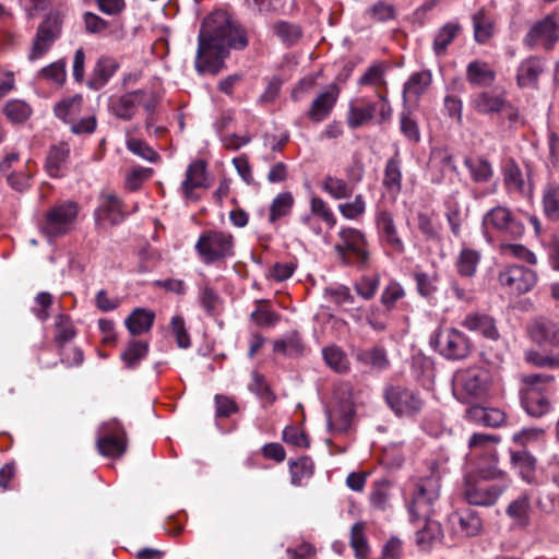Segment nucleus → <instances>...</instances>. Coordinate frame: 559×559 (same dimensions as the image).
<instances>
[{
    "label": "nucleus",
    "instance_id": "412c9836",
    "mask_svg": "<svg viewBox=\"0 0 559 559\" xmlns=\"http://www.w3.org/2000/svg\"><path fill=\"white\" fill-rule=\"evenodd\" d=\"M527 332L536 344L559 347V326L546 317H537L527 324Z\"/></svg>",
    "mask_w": 559,
    "mask_h": 559
},
{
    "label": "nucleus",
    "instance_id": "2f4dec72",
    "mask_svg": "<svg viewBox=\"0 0 559 559\" xmlns=\"http://www.w3.org/2000/svg\"><path fill=\"white\" fill-rule=\"evenodd\" d=\"M464 165L475 183H487L493 177V169L490 162L484 156H465Z\"/></svg>",
    "mask_w": 559,
    "mask_h": 559
},
{
    "label": "nucleus",
    "instance_id": "aec40b11",
    "mask_svg": "<svg viewBox=\"0 0 559 559\" xmlns=\"http://www.w3.org/2000/svg\"><path fill=\"white\" fill-rule=\"evenodd\" d=\"M448 522L455 533L466 537L477 536L483 528V521L477 511L471 508H463L452 512Z\"/></svg>",
    "mask_w": 559,
    "mask_h": 559
},
{
    "label": "nucleus",
    "instance_id": "6ab92c4d",
    "mask_svg": "<svg viewBox=\"0 0 559 559\" xmlns=\"http://www.w3.org/2000/svg\"><path fill=\"white\" fill-rule=\"evenodd\" d=\"M112 425L118 426V423H112ZM104 436L97 439V450L99 454L108 457H119L124 454L127 444H126V433L121 430L120 427L111 428V424H105L103 426Z\"/></svg>",
    "mask_w": 559,
    "mask_h": 559
},
{
    "label": "nucleus",
    "instance_id": "ddd939ff",
    "mask_svg": "<svg viewBox=\"0 0 559 559\" xmlns=\"http://www.w3.org/2000/svg\"><path fill=\"white\" fill-rule=\"evenodd\" d=\"M537 280L538 276L534 270L519 264L506 266L498 275L501 286L515 295L530 292L536 285Z\"/></svg>",
    "mask_w": 559,
    "mask_h": 559
},
{
    "label": "nucleus",
    "instance_id": "f257e3e1",
    "mask_svg": "<svg viewBox=\"0 0 559 559\" xmlns=\"http://www.w3.org/2000/svg\"><path fill=\"white\" fill-rule=\"evenodd\" d=\"M248 45L245 29L225 12L209 14L200 28L195 69L199 73L217 74L230 49H243Z\"/></svg>",
    "mask_w": 559,
    "mask_h": 559
},
{
    "label": "nucleus",
    "instance_id": "338daca9",
    "mask_svg": "<svg viewBox=\"0 0 559 559\" xmlns=\"http://www.w3.org/2000/svg\"><path fill=\"white\" fill-rule=\"evenodd\" d=\"M216 418H228L238 412L235 400L230 396L216 394L214 396Z\"/></svg>",
    "mask_w": 559,
    "mask_h": 559
},
{
    "label": "nucleus",
    "instance_id": "c756f323",
    "mask_svg": "<svg viewBox=\"0 0 559 559\" xmlns=\"http://www.w3.org/2000/svg\"><path fill=\"white\" fill-rule=\"evenodd\" d=\"M467 417L484 426L498 428L506 421V414L501 409L473 405L467 409Z\"/></svg>",
    "mask_w": 559,
    "mask_h": 559
},
{
    "label": "nucleus",
    "instance_id": "c03bdc74",
    "mask_svg": "<svg viewBox=\"0 0 559 559\" xmlns=\"http://www.w3.org/2000/svg\"><path fill=\"white\" fill-rule=\"evenodd\" d=\"M474 37L478 44H485L493 34V23L487 12L481 9L473 14Z\"/></svg>",
    "mask_w": 559,
    "mask_h": 559
},
{
    "label": "nucleus",
    "instance_id": "72a5a7b5",
    "mask_svg": "<svg viewBox=\"0 0 559 559\" xmlns=\"http://www.w3.org/2000/svg\"><path fill=\"white\" fill-rule=\"evenodd\" d=\"M543 213L550 222H559V183L549 181L542 195Z\"/></svg>",
    "mask_w": 559,
    "mask_h": 559
},
{
    "label": "nucleus",
    "instance_id": "49530a36",
    "mask_svg": "<svg viewBox=\"0 0 559 559\" xmlns=\"http://www.w3.org/2000/svg\"><path fill=\"white\" fill-rule=\"evenodd\" d=\"M32 107L24 100L11 99L3 107V115L12 123H23L32 115Z\"/></svg>",
    "mask_w": 559,
    "mask_h": 559
},
{
    "label": "nucleus",
    "instance_id": "ea45409f",
    "mask_svg": "<svg viewBox=\"0 0 559 559\" xmlns=\"http://www.w3.org/2000/svg\"><path fill=\"white\" fill-rule=\"evenodd\" d=\"M321 189L335 200L347 199L353 195L354 186L344 179L325 175L321 181Z\"/></svg>",
    "mask_w": 559,
    "mask_h": 559
},
{
    "label": "nucleus",
    "instance_id": "4c0bfd02",
    "mask_svg": "<svg viewBox=\"0 0 559 559\" xmlns=\"http://www.w3.org/2000/svg\"><path fill=\"white\" fill-rule=\"evenodd\" d=\"M424 521V527L416 533V543L423 550H429L436 542L441 540L443 531L441 524L431 518Z\"/></svg>",
    "mask_w": 559,
    "mask_h": 559
},
{
    "label": "nucleus",
    "instance_id": "c85d7f7f",
    "mask_svg": "<svg viewBox=\"0 0 559 559\" xmlns=\"http://www.w3.org/2000/svg\"><path fill=\"white\" fill-rule=\"evenodd\" d=\"M355 411L352 404L343 403L326 413L328 427L337 433L346 432L353 421Z\"/></svg>",
    "mask_w": 559,
    "mask_h": 559
},
{
    "label": "nucleus",
    "instance_id": "f03ea898",
    "mask_svg": "<svg viewBox=\"0 0 559 559\" xmlns=\"http://www.w3.org/2000/svg\"><path fill=\"white\" fill-rule=\"evenodd\" d=\"M554 376L545 373H531L523 376L520 389L521 405L532 417H542L550 408V394Z\"/></svg>",
    "mask_w": 559,
    "mask_h": 559
},
{
    "label": "nucleus",
    "instance_id": "f704fd0d",
    "mask_svg": "<svg viewBox=\"0 0 559 559\" xmlns=\"http://www.w3.org/2000/svg\"><path fill=\"white\" fill-rule=\"evenodd\" d=\"M461 31L462 26L457 22H449L440 27L432 43V50L436 56H444L448 47L459 36Z\"/></svg>",
    "mask_w": 559,
    "mask_h": 559
},
{
    "label": "nucleus",
    "instance_id": "5fc2aeb1",
    "mask_svg": "<svg viewBox=\"0 0 559 559\" xmlns=\"http://www.w3.org/2000/svg\"><path fill=\"white\" fill-rule=\"evenodd\" d=\"M55 326V343L59 348H63L64 345L76 335V331L71 322L70 317L66 314H59L56 318Z\"/></svg>",
    "mask_w": 559,
    "mask_h": 559
},
{
    "label": "nucleus",
    "instance_id": "2eb2a0df",
    "mask_svg": "<svg viewBox=\"0 0 559 559\" xmlns=\"http://www.w3.org/2000/svg\"><path fill=\"white\" fill-rule=\"evenodd\" d=\"M503 186L509 193L530 195L533 192L532 167L526 164L523 171L511 158L502 167Z\"/></svg>",
    "mask_w": 559,
    "mask_h": 559
},
{
    "label": "nucleus",
    "instance_id": "6e6552de",
    "mask_svg": "<svg viewBox=\"0 0 559 559\" xmlns=\"http://www.w3.org/2000/svg\"><path fill=\"white\" fill-rule=\"evenodd\" d=\"M156 100L155 93L151 88H140L111 100L110 110L119 119L131 120L141 106L146 111L153 110Z\"/></svg>",
    "mask_w": 559,
    "mask_h": 559
},
{
    "label": "nucleus",
    "instance_id": "603ef678",
    "mask_svg": "<svg viewBox=\"0 0 559 559\" xmlns=\"http://www.w3.org/2000/svg\"><path fill=\"white\" fill-rule=\"evenodd\" d=\"M313 462L310 457L304 456L298 461L289 463L292 484L295 486L302 485L305 479H309L313 475Z\"/></svg>",
    "mask_w": 559,
    "mask_h": 559
},
{
    "label": "nucleus",
    "instance_id": "0e129e2a",
    "mask_svg": "<svg viewBox=\"0 0 559 559\" xmlns=\"http://www.w3.org/2000/svg\"><path fill=\"white\" fill-rule=\"evenodd\" d=\"M310 211L312 215L320 217L329 227L335 226V215L323 199L313 197L310 200Z\"/></svg>",
    "mask_w": 559,
    "mask_h": 559
},
{
    "label": "nucleus",
    "instance_id": "a19ab883",
    "mask_svg": "<svg viewBox=\"0 0 559 559\" xmlns=\"http://www.w3.org/2000/svg\"><path fill=\"white\" fill-rule=\"evenodd\" d=\"M305 344L298 332L293 331L287 333L283 338L276 340L273 344L275 353L283 354L288 357H297L302 354Z\"/></svg>",
    "mask_w": 559,
    "mask_h": 559
},
{
    "label": "nucleus",
    "instance_id": "69168bd1",
    "mask_svg": "<svg viewBox=\"0 0 559 559\" xmlns=\"http://www.w3.org/2000/svg\"><path fill=\"white\" fill-rule=\"evenodd\" d=\"M340 213L347 219H356L365 214L366 202L362 194L355 195L354 201L337 206Z\"/></svg>",
    "mask_w": 559,
    "mask_h": 559
},
{
    "label": "nucleus",
    "instance_id": "864d4df0",
    "mask_svg": "<svg viewBox=\"0 0 559 559\" xmlns=\"http://www.w3.org/2000/svg\"><path fill=\"white\" fill-rule=\"evenodd\" d=\"M294 204V198L290 192L278 193L272 201L270 206V223H274L277 219L286 216Z\"/></svg>",
    "mask_w": 559,
    "mask_h": 559
},
{
    "label": "nucleus",
    "instance_id": "dca6fc26",
    "mask_svg": "<svg viewBox=\"0 0 559 559\" xmlns=\"http://www.w3.org/2000/svg\"><path fill=\"white\" fill-rule=\"evenodd\" d=\"M374 223L379 240L394 253L403 254L405 245L399 235L393 215L386 210H378L374 215Z\"/></svg>",
    "mask_w": 559,
    "mask_h": 559
},
{
    "label": "nucleus",
    "instance_id": "a211bd4d",
    "mask_svg": "<svg viewBox=\"0 0 559 559\" xmlns=\"http://www.w3.org/2000/svg\"><path fill=\"white\" fill-rule=\"evenodd\" d=\"M127 215L122 202L114 193H103L99 197V204L94 212L98 225L115 226L120 224Z\"/></svg>",
    "mask_w": 559,
    "mask_h": 559
},
{
    "label": "nucleus",
    "instance_id": "774afa93",
    "mask_svg": "<svg viewBox=\"0 0 559 559\" xmlns=\"http://www.w3.org/2000/svg\"><path fill=\"white\" fill-rule=\"evenodd\" d=\"M525 360L538 368H558L559 353L554 356H548L536 350H530L525 354Z\"/></svg>",
    "mask_w": 559,
    "mask_h": 559
},
{
    "label": "nucleus",
    "instance_id": "5701e85b",
    "mask_svg": "<svg viewBox=\"0 0 559 559\" xmlns=\"http://www.w3.org/2000/svg\"><path fill=\"white\" fill-rule=\"evenodd\" d=\"M338 95L340 87L336 84H330L312 100L307 114L308 118L313 122L325 120L334 108Z\"/></svg>",
    "mask_w": 559,
    "mask_h": 559
},
{
    "label": "nucleus",
    "instance_id": "393cba45",
    "mask_svg": "<svg viewBox=\"0 0 559 559\" xmlns=\"http://www.w3.org/2000/svg\"><path fill=\"white\" fill-rule=\"evenodd\" d=\"M496 78V71L486 61L476 59L466 66L465 79L473 87H490Z\"/></svg>",
    "mask_w": 559,
    "mask_h": 559
},
{
    "label": "nucleus",
    "instance_id": "7c9ffc66",
    "mask_svg": "<svg viewBox=\"0 0 559 559\" xmlns=\"http://www.w3.org/2000/svg\"><path fill=\"white\" fill-rule=\"evenodd\" d=\"M510 459L522 479L532 484L535 479L536 459L525 449L510 450Z\"/></svg>",
    "mask_w": 559,
    "mask_h": 559
},
{
    "label": "nucleus",
    "instance_id": "9d476101",
    "mask_svg": "<svg viewBox=\"0 0 559 559\" xmlns=\"http://www.w3.org/2000/svg\"><path fill=\"white\" fill-rule=\"evenodd\" d=\"M384 400L397 416L413 417L424 406V400L420 394L403 385L386 386L384 389Z\"/></svg>",
    "mask_w": 559,
    "mask_h": 559
},
{
    "label": "nucleus",
    "instance_id": "6e6d98bb",
    "mask_svg": "<svg viewBox=\"0 0 559 559\" xmlns=\"http://www.w3.org/2000/svg\"><path fill=\"white\" fill-rule=\"evenodd\" d=\"M400 131L413 143H418L420 141V131L417 120L407 107H405L400 114Z\"/></svg>",
    "mask_w": 559,
    "mask_h": 559
},
{
    "label": "nucleus",
    "instance_id": "4468645a",
    "mask_svg": "<svg viewBox=\"0 0 559 559\" xmlns=\"http://www.w3.org/2000/svg\"><path fill=\"white\" fill-rule=\"evenodd\" d=\"M78 216V207L73 202L62 203L52 207L43 224V231L49 237L66 234Z\"/></svg>",
    "mask_w": 559,
    "mask_h": 559
},
{
    "label": "nucleus",
    "instance_id": "de8ad7c7",
    "mask_svg": "<svg viewBox=\"0 0 559 559\" xmlns=\"http://www.w3.org/2000/svg\"><path fill=\"white\" fill-rule=\"evenodd\" d=\"M198 299L207 316L213 317L222 309L223 300L221 296L209 285L200 287Z\"/></svg>",
    "mask_w": 559,
    "mask_h": 559
},
{
    "label": "nucleus",
    "instance_id": "7ed1b4c3",
    "mask_svg": "<svg viewBox=\"0 0 559 559\" xmlns=\"http://www.w3.org/2000/svg\"><path fill=\"white\" fill-rule=\"evenodd\" d=\"M441 474L438 464L431 463L430 475L420 478L413 492L408 512L412 521L428 520L435 513V504L440 497Z\"/></svg>",
    "mask_w": 559,
    "mask_h": 559
},
{
    "label": "nucleus",
    "instance_id": "e2e57ef3",
    "mask_svg": "<svg viewBox=\"0 0 559 559\" xmlns=\"http://www.w3.org/2000/svg\"><path fill=\"white\" fill-rule=\"evenodd\" d=\"M404 295L405 292L401 284L392 281L383 289L380 301L385 308V311H391L395 307L396 302L404 297Z\"/></svg>",
    "mask_w": 559,
    "mask_h": 559
},
{
    "label": "nucleus",
    "instance_id": "13d9d810",
    "mask_svg": "<svg viewBox=\"0 0 559 559\" xmlns=\"http://www.w3.org/2000/svg\"><path fill=\"white\" fill-rule=\"evenodd\" d=\"M148 352V345L143 341H131L121 354V359L128 368H134Z\"/></svg>",
    "mask_w": 559,
    "mask_h": 559
},
{
    "label": "nucleus",
    "instance_id": "8fccbe9b",
    "mask_svg": "<svg viewBox=\"0 0 559 559\" xmlns=\"http://www.w3.org/2000/svg\"><path fill=\"white\" fill-rule=\"evenodd\" d=\"M274 34L286 46L295 45L302 36V29L298 24L287 21H277L273 26Z\"/></svg>",
    "mask_w": 559,
    "mask_h": 559
},
{
    "label": "nucleus",
    "instance_id": "0eeeda50",
    "mask_svg": "<svg viewBox=\"0 0 559 559\" xmlns=\"http://www.w3.org/2000/svg\"><path fill=\"white\" fill-rule=\"evenodd\" d=\"M195 250L205 264L224 261L234 255V237L222 230H206L200 235Z\"/></svg>",
    "mask_w": 559,
    "mask_h": 559
},
{
    "label": "nucleus",
    "instance_id": "473e14b6",
    "mask_svg": "<svg viewBox=\"0 0 559 559\" xmlns=\"http://www.w3.org/2000/svg\"><path fill=\"white\" fill-rule=\"evenodd\" d=\"M155 313L145 308H135L124 320L131 335H141L151 330Z\"/></svg>",
    "mask_w": 559,
    "mask_h": 559
},
{
    "label": "nucleus",
    "instance_id": "680f3d73",
    "mask_svg": "<svg viewBox=\"0 0 559 559\" xmlns=\"http://www.w3.org/2000/svg\"><path fill=\"white\" fill-rule=\"evenodd\" d=\"M380 285V276L378 274L372 276H362L354 284V289L361 298L366 300L372 299Z\"/></svg>",
    "mask_w": 559,
    "mask_h": 559
},
{
    "label": "nucleus",
    "instance_id": "e433bc0d",
    "mask_svg": "<svg viewBox=\"0 0 559 559\" xmlns=\"http://www.w3.org/2000/svg\"><path fill=\"white\" fill-rule=\"evenodd\" d=\"M70 155V147L67 143H60L52 146L46 158V170L50 177L59 178L62 176V167L66 165Z\"/></svg>",
    "mask_w": 559,
    "mask_h": 559
},
{
    "label": "nucleus",
    "instance_id": "f3484780",
    "mask_svg": "<svg viewBox=\"0 0 559 559\" xmlns=\"http://www.w3.org/2000/svg\"><path fill=\"white\" fill-rule=\"evenodd\" d=\"M209 182L206 178V163L203 159L193 160L187 171L186 178L181 183V191L183 198L188 203L197 202L200 199V194L197 193L199 188H207Z\"/></svg>",
    "mask_w": 559,
    "mask_h": 559
},
{
    "label": "nucleus",
    "instance_id": "20e7f679",
    "mask_svg": "<svg viewBox=\"0 0 559 559\" xmlns=\"http://www.w3.org/2000/svg\"><path fill=\"white\" fill-rule=\"evenodd\" d=\"M429 343L440 356L452 361L468 358L474 349L471 338L454 328L437 329Z\"/></svg>",
    "mask_w": 559,
    "mask_h": 559
},
{
    "label": "nucleus",
    "instance_id": "37998d69",
    "mask_svg": "<svg viewBox=\"0 0 559 559\" xmlns=\"http://www.w3.org/2000/svg\"><path fill=\"white\" fill-rule=\"evenodd\" d=\"M430 71H421L413 73L406 81L403 87V100L407 102L408 96H415L416 98L424 94L426 88L431 84Z\"/></svg>",
    "mask_w": 559,
    "mask_h": 559
},
{
    "label": "nucleus",
    "instance_id": "39448f33",
    "mask_svg": "<svg viewBox=\"0 0 559 559\" xmlns=\"http://www.w3.org/2000/svg\"><path fill=\"white\" fill-rule=\"evenodd\" d=\"M64 12L60 8L50 10L38 24L28 53L29 61L44 57L60 38L64 22Z\"/></svg>",
    "mask_w": 559,
    "mask_h": 559
},
{
    "label": "nucleus",
    "instance_id": "3c124183",
    "mask_svg": "<svg viewBox=\"0 0 559 559\" xmlns=\"http://www.w3.org/2000/svg\"><path fill=\"white\" fill-rule=\"evenodd\" d=\"M479 260L480 254L478 251L464 248L460 252L456 261V270L459 274L465 277H472L476 273Z\"/></svg>",
    "mask_w": 559,
    "mask_h": 559
},
{
    "label": "nucleus",
    "instance_id": "423d86ee",
    "mask_svg": "<svg viewBox=\"0 0 559 559\" xmlns=\"http://www.w3.org/2000/svg\"><path fill=\"white\" fill-rule=\"evenodd\" d=\"M338 238L341 241L334 246V250L340 261L345 265L365 267L369 261L366 235L359 229L343 227Z\"/></svg>",
    "mask_w": 559,
    "mask_h": 559
},
{
    "label": "nucleus",
    "instance_id": "c9c22d12",
    "mask_svg": "<svg viewBox=\"0 0 559 559\" xmlns=\"http://www.w3.org/2000/svg\"><path fill=\"white\" fill-rule=\"evenodd\" d=\"M531 498L523 493L509 503L506 509L507 515L513 520V523L521 527L530 524Z\"/></svg>",
    "mask_w": 559,
    "mask_h": 559
},
{
    "label": "nucleus",
    "instance_id": "cd10ccee",
    "mask_svg": "<svg viewBox=\"0 0 559 559\" xmlns=\"http://www.w3.org/2000/svg\"><path fill=\"white\" fill-rule=\"evenodd\" d=\"M471 106L480 115L491 116L504 110L507 99L502 95L479 92L471 97Z\"/></svg>",
    "mask_w": 559,
    "mask_h": 559
},
{
    "label": "nucleus",
    "instance_id": "a878e982",
    "mask_svg": "<svg viewBox=\"0 0 559 559\" xmlns=\"http://www.w3.org/2000/svg\"><path fill=\"white\" fill-rule=\"evenodd\" d=\"M461 325L472 332L481 334L484 337L496 341L499 332L495 320L485 313L472 312L465 316Z\"/></svg>",
    "mask_w": 559,
    "mask_h": 559
},
{
    "label": "nucleus",
    "instance_id": "bf43d9fd",
    "mask_svg": "<svg viewBox=\"0 0 559 559\" xmlns=\"http://www.w3.org/2000/svg\"><path fill=\"white\" fill-rule=\"evenodd\" d=\"M417 292L421 297L431 298L437 293L438 274H428L425 272H415Z\"/></svg>",
    "mask_w": 559,
    "mask_h": 559
},
{
    "label": "nucleus",
    "instance_id": "bb28decb",
    "mask_svg": "<svg viewBox=\"0 0 559 559\" xmlns=\"http://www.w3.org/2000/svg\"><path fill=\"white\" fill-rule=\"evenodd\" d=\"M457 381L468 395L480 396L487 390L488 372L480 368H471L460 373Z\"/></svg>",
    "mask_w": 559,
    "mask_h": 559
},
{
    "label": "nucleus",
    "instance_id": "58836bf2",
    "mask_svg": "<svg viewBox=\"0 0 559 559\" xmlns=\"http://www.w3.org/2000/svg\"><path fill=\"white\" fill-rule=\"evenodd\" d=\"M376 103H368L364 106L349 105L346 121L350 129L355 130L371 121L377 111Z\"/></svg>",
    "mask_w": 559,
    "mask_h": 559
},
{
    "label": "nucleus",
    "instance_id": "1a4fd4ad",
    "mask_svg": "<svg viewBox=\"0 0 559 559\" xmlns=\"http://www.w3.org/2000/svg\"><path fill=\"white\" fill-rule=\"evenodd\" d=\"M508 487L509 480L488 484L468 477L462 489V497L471 506L490 507L497 502Z\"/></svg>",
    "mask_w": 559,
    "mask_h": 559
},
{
    "label": "nucleus",
    "instance_id": "4be33fe9",
    "mask_svg": "<svg viewBox=\"0 0 559 559\" xmlns=\"http://www.w3.org/2000/svg\"><path fill=\"white\" fill-rule=\"evenodd\" d=\"M546 69L544 58L531 56L521 61L516 69V84L521 88H537L538 79Z\"/></svg>",
    "mask_w": 559,
    "mask_h": 559
},
{
    "label": "nucleus",
    "instance_id": "f8f14e48",
    "mask_svg": "<svg viewBox=\"0 0 559 559\" xmlns=\"http://www.w3.org/2000/svg\"><path fill=\"white\" fill-rule=\"evenodd\" d=\"M558 40V17L556 13H550L532 25L523 43L530 48L540 45L544 49L550 50Z\"/></svg>",
    "mask_w": 559,
    "mask_h": 559
},
{
    "label": "nucleus",
    "instance_id": "9b49d317",
    "mask_svg": "<svg viewBox=\"0 0 559 559\" xmlns=\"http://www.w3.org/2000/svg\"><path fill=\"white\" fill-rule=\"evenodd\" d=\"M483 225L486 229H493L512 239L522 237L525 230L519 216L506 206H496L488 211L483 218Z\"/></svg>",
    "mask_w": 559,
    "mask_h": 559
},
{
    "label": "nucleus",
    "instance_id": "09e8293b",
    "mask_svg": "<svg viewBox=\"0 0 559 559\" xmlns=\"http://www.w3.org/2000/svg\"><path fill=\"white\" fill-rule=\"evenodd\" d=\"M383 186L395 193L402 189L401 162L396 157L388 159L384 168Z\"/></svg>",
    "mask_w": 559,
    "mask_h": 559
},
{
    "label": "nucleus",
    "instance_id": "a18cd8bd",
    "mask_svg": "<svg viewBox=\"0 0 559 559\" xmlns=\"http://www.w3.org/2000/svg\"><path fill=\"white\" fill-rule=\"evenodd\" d=\"M325 364L337 373H344L349 369L347 355L336 345L326 346L322 349Z\"/></svg>",
    "mask_w": 559,
    "mask_h": 559
},
{
    "label": "nucleus",
    "instance_id": "79ce46f5",
    "mask_svg": "<svg viewBox=\"0 0 559 559\" xmlns=\"http://www.w3.org/2000/svg\"><path fill=\"white\" fill-rule=\"evenodd\" d=\"M356 358L362 365L379 371L390 366L385 349L379 346L358 352Z\"/></svg>",
    "mask_w": 559,
    "mask_h": 559
},
{
    "label": "nucleus",
    "instance_id": "b1692460",
    "mask_svg": "<svg viewBox=\"0 0 559 559\" xmlns=\"http://www.w3.org/2000/svg\"><path fill=\"white\" fill-rule=\"evenodd\" d=\"M119 63L116 59L108 56H102L97 59L92 70L86 86L93 91L102 90L118 71Z\"/></svg>",
    "mask_w": 559,
    "mask_h": 559
},
{
    "label": "nucleus",
    "instance_id": "052dcab7",
    "mask_svg": "<svg viewBox=\"0 0 559 559\" xmlns=\"http://www.w3.org/2000/svg\"><path fill=\"white\" fill-rule=\"evenodd\" d=\"M367 14L376 22H388L396 17V10L392 3L378 1L367 10Z\"/></svg>",
    "mask_w": 559,
    "mask_h": 559
},
{
    "label": "nucleus",
    "instance_id": "4d7b16f0",
    "mask_svg": "<svg viewBox=\"0 0 559 559\" xmlns=\"http://www.w3.org/2000/svg\"><path fill=\"white\" fill-rule=\"evenodd\" d=\"M365 524L356 522L350 530V546L357 559H366L369 554V546L365 536Z\"/></svg>",
    "mask_w": 559,
    "mask_h": 559
}]
</instances>
